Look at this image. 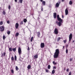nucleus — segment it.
<instances>
[{
	"label": "nucleus",
	"mask_w": 75,
	"mask_h": 75,
	"mask_svg": "<svg viewBox=\"0 0 75 75\" xmlns=\"http://www.w3.org/2000/svg\"><path fill=\"white\" fill-rule=\"evenodd\" d=\"M5 38H6V37L4 35L3 36V40H5Z\"/></svg>",
	"instance_id": "obj_37"
},
{
	"label": "nucleus",
	"mask_w": 75,
	"mask_h": 75,
	"mask_svg": "<svg viewBox=\"0 0 75 75\" xmlns=\"http://www.w3.org/2000/svg\"><path fill=\"white\" fill-rule=\"evenodd\" d=\"M62 2H64V0H62Z\"/></svg>",
	"instance_id": "obj_52"
},
{
	"label": "nucleus",
	"mask_w": 75,
	"mask_h": 75,
	"mask_svg": "<svg viewBox=\"0 0 75 75\" xmlns=\"http://www.w3.org/2000/svg\"><path fill=\"white\" fill-rule=\"evenodd\" d=\"M33 37H31V40H30V41L31 42H32L33 41Z\"/></svg>",
	"instance_id": "obj_30"
},
{
	"label": "nucleus",
	"mask_w": 75,
	"mask_h": 75,
	"mask_svg": "<svg viewBox=\"0 0 75 75\" xmlns=\"http://www.w3.org/2000/svg\"><path fill=\"white\" fill-rule=\"evenodd\" d=\"M7 23L8 24H10V21H7Z\"/></svg>",
	"instance_id": "obj_38"
},
{
	"label": "nucleus",
	"mask_w": 75,
	"mask_h": 75,
	"mask_svg": "<svg viewBox=\"0 0 75 75\" xmlns=\"http://www.w3.org/2000/svg\"><path fill=\"white\" fill-rule=\"evenodd\" d=\"M64 70H65V69L64 68Z\"/></svg>",
	"instance_id": "obj_56"
},
{
	"label": "nucleus",
	"mask_w": 75,
	"mask_h": 75,
	"mask_svg": "<svg viewBox=\"0 0 75 75\" xmlns=\"http://www.w3.org/2000/svg\"><path fill=\"white\" fill-rule=\"evenodd\" d=\"M42 3L44 6H45V1H42Z\"/></svg>",
	"instance_id": "obj_17"
},
{
	"label": "nucleus",
	"mask_w": 75,
	"mask_h": 75,
	"mask_svg": "<svg viewBox=\"0 0 75 75\" xmlns=\"http://www.w3.org/2000/svg\"><path fill=\"white\" fill-rule=\"evenodd\" d=\"M24 23H26L27 21V20L26 19H24L23 20Z\"/></svg>",
	"instance_id": "obj_21"
},
{
	"label": "nucleus",
	"mask_w": 75,
	"mask_h": 75,
	"mask_svg": "<svg viewBox=\"0 0 75 75\" xmlns=\"http://www.w3.org/2000/svg\"><path fill=\"white\" fill-rule=\"evenodd\" d=\"M68 49H66V54L68 53Z\"/></svg>",
	"instance_id": "obj_34"
},
{
	"label": "nucleus",
	"mask_w": 75,
	"mask_h": 75,
	"mask_svg": "<svg viewBox=\"0 0 75 75\" xmlns=\"http://www.w3.org/2000/svg\"><path fill=\"white\" fill-rule=\"evenodd\" d=\"M65 13L66 15H67L68 14V10L67 9H65Z\"/></svg>",
	"instance_id": "obj_12"
},
{
	"label": "nucleus",
	"mask_w": 75,
	"mask_h": 75,
	"mask_svg": "<svg viewBox=\"0 0 75 75\" xmlns=\"http://www.w3.org/2000/svg\"><path fill=\"white\" fill-rule=\"evenodd\" d=\"M15 2H17V0H15Z\"/></svg>",
	"instance_id": "obj_49"
},
{
	"label": "nucleus",
	"mask_w": 75,
	"mask_h": 75,
	"mask_svg": "<svg viewBox=\"0 0 75 75\" xmlns=\"http://www.w3.org/2000/svg\"><path fill=\"white\" fill-rule=\"evenodd\" d=\"M30 47H28V51H30Z\"/></svg>",
	"instance_id": "obj_44"
},
{
	"label": "nucleus",
	"mask_w": 75,
	"mask_h": 75,
	"mask_svg": "<svg viewBox=\"0 0 75 75\" xmlns=\"http://www.w3.org/2000/svg\"><path fill=\"white\" fill-rule=\"evenodd\" d=\"M41 8H42L41 11H43V8H42V7Z\"/></svg>",
	"instance_id": "obj_47"
},
{
	"label": "nucleus",
	"mask_w": 75,
	"mask_h": 75,
	"mask_svg": "<svg viewBox=\"0 0 75 75\" xmlns=\"http://www.w3.org/2000/svg\"><path fill=\"white\" fill-rule=\"evenodd\" d=\"M1 9V8L0 7V10Z\"/></svg>",
	"instance_id": "obj_58"
},
{
	"label": "nucleus",
	"mask_w": 75,
	"mask_h": 75,
	"mask_svg": "<svg viewBox=\"0 0 75 75\" xmlns=\"http://www.w3.org/2000/svg\"><path fill=\"white\" fill-rule=\"evenodd\" d=\"M23 0H19V2L20 3H23Z\"/></svg>",
	"instance_id": "obj_28"
},
{
	"label": "nucleus",
	"mask_w": 75,
	"mask_h": 75,
	"mask_svg": "<svg viewBox=\"0 0 75 75\" xmlns=\"http://www.w3.org/2000/svg\"><path fill=\"white\" fill-rule=\"evenodd\" d=\"M54 33L56 34H58V29L57 28H55L54 29Z\"/></svg>",
	"instance_id": "obj_6"
},
{
	"label": "nucleus",
	"mask_w": 75,
	"mask_h": 75,
	"mask_svg": "<svg viewBox=\"0 0 75 75\" xmlns=\"http://www.w3.org/2000/svg\"><path fill=\"white\" fill-rule=\"evenodd\" d=\"M38 58V55H36L34 56V59H36Z\"/></svg>",
	"instance_id": "obj_16"
},
{
	"label": "nucleus",
	"mask_w": 75,
	"mask_h": 75,
	"mask_svg": "<svg viewBox=\"0 0 75 75\" xmlns=\"http://www.w3.org/2000/svg\"><path fill=\"white\" fill-rule=\"evenodd\" d=\"M14 59L15 61H17V56L16 55L14 56Z\"/></svg>",
	"instance_id": "obj_22"
},
{
	"label": "nucleus",
	"mask_w": 75,
	"mask_h": 75,
	"mask_svg": "<svg viewBox=\"0 0 75 75\" xmlns=\"http://www.w3.org/2000/svg\"><path fill=\"white\" fill-rule=\"evenodd\" d=\"M32 16H33V15H34V13H32Z\"/></svg>",
	"instance_id": "obj_54"
},
{
	"label": "nucleus",
	"mask_w": 75,
	"mask_h": 75,
	"mask_svg": "<svg viewBox=\"0 0 75 75\" xmlns=\"http://www.w3.org/2000/svg\"><path fill=\"white\" fill-rule=\"evenodd\" d=\"M45 71L46 72H48V70L47 69H45Z\"/></svg>",
	"instance_id": "obj_41"
},
{
	"label": "nucleus",
	"mask_w": 75,
	"mask_h": 75,
	"mask_svg": "<svg viewBox=\"0 0 75 75\" xmlns=\"http://www.w3.org/2000/svg\"><path fill=\"white\" fill-rule=\"evenodd\" d=\"M69 4L70 5H72V1H69Z\"/></svg>",
	"instance_id": "obj_19"
},
{
	"label": "nucleus",
	"mask_w": 75,
	"mask_h": 75,
	"mask_svg": "<svg viewBox=\"0 0 75 75\" xmlns=\"http://www.w3.org/2000/svg\"><path fill=\"white\" fill-rule=\"evenodd\" d=\"M27 68L28 69H30L31 68V65H29L27 67Z\"/></svg>",
	"instance_id": "obj_14"
},
{
	"label": "nucleus",
	"mask_w": 75,
	"mask_h": 75,
	"mask_svg": "<svg viewBox=\"0 0 75 75\" xmlns=\"http://www.w3.org/2000/svg\"><path fill=\"white\" fill-rule=\"evenodd\" d=\"M19 26V24H18V23H16L15 25V27L16 29H17L18 28Z\"/></svg>",
	"instance_id": "obj_7"
},
{
	"label": "nucleus",
	"mask_w": 75,
	"mask_h": 75,
	"mask_svg": "<svg viewBox=\"0 0 75 75\" xmlns=\"http://www.w3.org/2000/svg\"><path fill=\"white\" fill-rule=\"evenodd\" d=\"M67 42L66 40H65L63 41V42L64 43V44H65L66 43V42Z\"/></svg>",
	"instance_id": "obj_36"
},
{
	"label": "nucleus",
	"mask_w": 75,
	"mask_h": 75,
	"mask_svg": "<svg viewBox=\"0 0 75 75\" xmlns=\"http://www.w3.org/2000/svg\"><path fill=\"white\" fill-rule=\"evenodd\" d=\"M3 21H1L0 22V25H3Z\"/></svg>",
	"instance_id": "obj_23"
},
{
	"label": "nucleus",
	"mask_w": 75,
	"mask_h": 75,
	"mask_svg": "<svg viewBox=\"0 0 75 75\" xmlns=\"http://www.w3.org/2000/svg\"><path fill=\"white\" fill-rule=\"evenodd\" d=\"M74 42H75V41L74 40H73L72 42L73 43H74Z\"/></svg>",
	"instance_id": "obj_53"
},
{
	"label": "nucleus",
	"mask_w": 75,
	"mask_h": 75,
	"mask_svg": "<svg viewBox=\"0 0 75 75\" xmlns=\"http://www.w3.org/2000/svg\"><path fill=\"white\" fill-rule=\"evenodd\" d=\"M11 72L12 74H14V70L12 69L11 70Z\"/></svg>",
	"instance_id": "obj_32"
},
{
	"label": "nucleus",
	"mask_w": 75,
	"mask_h": 75,
	"mask_svg": "<svg viewBox=\"0 0 75 75\" xmlns=\"http://www.w3.org/2000/svg\"><path fill=\"white\" fill-rule=\"evenodd\" d=\"M38 4H37V5Z\"/></svg>",
	"instance_id": "obj_59"
},
{
	"label": "nucleus",
	"mask_w": 75,
	"mask_h": 75,
	"mask_svg": "<svg viewBox=\"0 0 75 75\" xmlns=\"http://www.w3.org/2000/svg\"><path fill=\"white\" fill-rule=\"evenodd\" d=\"M7 34H8V35H9L10 34V31H8L7 32Z\"/></svg>",
	"instance_id": "obj_33"
},
{
	"label": "nucleus",
	"mask_w": 75,
	"mask_h": 75,
	"mask_svg": "<svg viewBox=\"0 0 75 75\" xmlns=\"http://www.w3.org/2000/svg\"><path fill=\"white\" fill-rule=\"evenodd\" d=\"M59 49H56L54 55V58H57L58 57V55H59Z\"/></svg>",
	"instance_id": "obj_2"
},
{
	"label": "nucleus",
	"mask_w": 75,
	"mask_h": 75,
	"mask_svg": "<svg viewBox=\"0 0 75 75\" xmlns=\"http://www.w3.org/2000/svg\"><path fill=\"white\" fill-rule=\"evenodd\" d=\"M1 31H3L4 30V26H1L0 27Z\"/></svg>",
	"instance_id": "obj_9"
},
{
	"label": "nucleus",
	"mask_w": 75,
	"mask_h": 75,
	"mask_svg": "<svg viewBox=\"0 0 75 75\" xmlns=\"http://www.w3.org/2000/svg\"><path fill=\"white\" fill-rule=\"evenodd\" d=\"M69 71V69H67V70H66L67 72H68Z\"/></svg>",
	"instance_id": "obj_46"
},
{
	"label": "nucleus",
	"mask_w": 75,
	"mask_h": 75,
	"mask_svg": "<svg viewBox=\"0 0 75 75\" xmlns=\"http://www.w3.org/2000/svg\"><path fill=\"white\" fill-rule=\"evenodd\" d=\"M11 60L12 62H13V61L14 60V57L13 56L12 57H11Z\"/></svg>",
	"instance_id": "obj_13"
},
{
	"label": "nucleus",
	"mask_w": 75,
	"mask_h": 75,
	"mask_svg": "<svg viewBox=\"0 0 75 75\" xmlns=\"http://www.w3.org/2000/svg\"><path fill=\"white\" fill-rule=\"evenodd\" d=\"M1 57H2V58H3V57H5V56L6 55V53L5 52H4L3 53H1Z\"/></svg>",
	"instance_id": "obj_8"
},
{
	"label": "nucleus",
	"mask_w": 75,
	"mask_h": 75,
	"mask_svg": "<svg viewBox=\"0 0 75 75\" xmlns=\"http://www.w3.org/2000/svg\"><path fill=\"white\" fill-rule=\"evenodd\" d=\"M72 60H73V58H70V61H72Z\"/></svg>",
	"instance_id": "obj_40"
},
{
	"label": "nucleus",
	"mask_w": 75,
	"mask_h": 75,
	"mask_svg": "<svg viewBox=\"0 0 75 75\" xmlns=\"http://www.w3.org/2000/svg\"><path fill=\"white\" fill-rule=\"evenodd\" d=\"M71 72H69V75H71Z\"/></svg>",
	"instance_id": "obj_43"
},
{
	"label": "nucleus",
	"mask_w": 75,
	"mask_h": 75,
	"mask_svg": "<svg viewBox=\"0 0 75 75\" xmlns=\"http://www.w3.org/2000/svg\"><path fill=\"white\" fill-rule=\"evenodd\" d=\"M55 69H53L52 72V74H55Z\"/></svg>",
	"instance_id": "obj_18"
},
{
	"label": "nucleus",
	"mask_w": 75,
	"mask_h": 75,
	"mask_svg": "<svg viewBox=\"0 0 75 75\" xmlns=\"http://www.w3.org/2000/svg\"><path fill=\"white\" fill-rule=\"evenodd\" d=\"M48 69H50L51 68V66L50 65H48L47 67Z\"/></svg>",
	"instance_id": "obj_27"
},
{
	"label": "nucleus",
	"mask_w": 75,
	"mask_h": 75,
	"mask_svg": "<svg viewBox=\"0 0 75 75\" xmlns=\"http://www.w3.org/2000/svg\"><path fill=\"white\" fill-rule=\"evenodd\" d=\"M3 13L4 15H5V14H6V12L4 11H3Z\"/></svg>",
	"instance_id": "obj_39"
},
{
	"label": "nucleus",
	"mask_w": 75,
	"mask_h": 75,
	"mask_svg": "<svg viewBox=\"0 0 75 75\" xmlns=\"http://www.w3.org/2000/svg\"><path fill=\"white\" fill-rule=\"evenodd\" d=\"M52 63L53 64H54V65H57V63L55 62V61H54Z\"/></svg>",
	"instance_id": "obj_25"
},
{
	"label": "nucleus",
	"mask_w": 75,
	"mask_h": 75,
	"mask_svg": "<svg viewBox=\"0 0 75 75\" xmlns=\"http://www.w3.org/2000/svg\"><path fill=\"white\" fill-rule=\"evenodd\" d=\"M59 3H57L56 4L55 6L56 7H59V4H60V2H59Z\"/></svg>",
	"instance_id": "obj_11"
},
{
	"label": "nucleus",
	"mask_w": 75,
	"mask_h": 75,
	"mask_svg": "<svg viewBox=\"0 0 75 75\" xmlns=\"http://www.w3.org/2000/svg\"><path fill=\"white\" fill-rule=\"evenodd\" d=\"M12 50L14 52H15L16 51V47H15L14 48H13L12 49Z\"/></svg>",
	"instance_id": "obj_20"
},
{
	"label": "nucleus",
	"mask_w": 75,
	"mask_h": 75,
	"mask_svg": "<svg viewBox=\"0 0 75 75\" xmlns=\"http://www.w3.org/2000/svg\"><path fill=\"white\" fill-rule=\"evenodd\" d=\"M53 17L54 18H57V13H53Z\"/></svg>",
	"instance_id": "obj_10"
},
{
	"label": "nucleus",
	"mask_w": 75,
	"mask_h": 75,
	"mask_svg": "<svg viewBox=\"0 0 75 75\" xmlns=\"http://www.w3.org/2000/svg\"><path fill=\"white\" fill-rule=\"evenodd\" d=\"M37 34L38 37H40V32H37Z\"/></svg>",
	"instance_id": "obj_15"
},
{
	"label": "nucleus",
	"mask_w": 75,
	"mask_h": 75,
	"mask_svg": "<svg viewBox=\"0 0 75 75\" xmlns=\"http://www.w3.org/2000/svg\"><path fill=\"white\" fill-rule=\"evenodd\" d=\"M19 35V33H16V37H18V35Z\"/></svg>",
	"instance_id": "obj_24"
},
{
	"label": "nucleus",
	"mask_w": 75,
	"mask_h": 75,
	"mask_svg": "<svg viewBox=\"0 0 75 75\" xmlns=\"http://www.w3.org/2000/svg\"><path fill=\"white\" fill-rule=\"evenodd\" d=\"M41 1V2H42V1H43V0H39Z\"/></svg>",
	"instance_id": "obj_48"
},
{
	"label": "nucleus",
	"mask_w": 75,
	"mask_h": 75,
	"mask_svg": "<svg viewBox=\"0 0 75 75\" xmlns=\"http://www.w3.org/2000/svg\"><path fill=\"white\" fill-rule=\"evenodd\" d=\"M44 47H45V44H44V43H41L40 44V48H44Z\"/></svg>",
	"instance_id": "obj_4"
},
{
	"label": "nucleus",
	"mask_w": 75,
	"mask_h": 75,
	"mask_svg": "<svg viewBox=\"0 0 75 75\" xmlns=\"http://www.w3.org/2000/svg\"><path fill=\"white\" fill-rule=\"evenodd\" d=\"M11 8V6H10V5H9L8 6V8L9 10H10Z\"/></svg>",
	"instance_id": "obj_35"
},
{
	"label": "nucleus",
	"mask_w": 75,
	"mask_h": 75,
	"mask_svg": "<svg viewBox=\"0 0 75 75\" xmlns=\"http://www.w3.org/2000/svg\"><path fill=\"white\" fill-rule=\"evenodd\" d=\"M53 69H56V67L55 66H54L53 67Z\"/></svg>",
	"instance_id": "obj_45"
},
{
	"label": "nucleus",
	"mask_w": 75,
	"mask_h": 75,
	"mask_svg": "<svg viewBox=\"0 0 75 75\" xmlns=\"http://www.w3.org/2000/svg\"><path fill=\"white\" fill-rule=\"evenodd\" d=\"M72 33H70L69 36V41H71L72 40Z\"/></svg>",
	"instance_id": "obj_5"
},
{
	"label": "nucleus",
	"mask_w": 75,
	"mask_h": 75,
	"mask_svg": "<svg viewBox=\"0 0 75 75\" xmlns=\"http://www.w3.org/2000/svg\"><path fill=\"white\" fill-rule=\"evenodd\" d=\"M22 52L21 49L20 47H19L18 49V53L20 56L21 55Z\"/></svg>",
	"instance_id": "obj_3"
},
{
	"label": "nucleus",
	"mask_w": 75,
	"mask_h": 75,
	"mask_svg": "<svg viewBox=\"0 0 75 75\" xmlns=\"http://www.w3.org/2000/svg\"><path fill=\"white\" fill-rule=\"evenodd\" d=\"M74 29H75V26H74Z\"/></svg>",
	"instance_id": "obj_57"
},
{
	"label": "nucleus",
	"mask_w": 75,
	"mask_h": 75,
	"mask_svg": "<svg viewBox=\"0 0 75 75\" xmlns=\"http://www.w3.org/2000/svg\"><path fill=\"white\" fill-rule=\"evenodd\" d=\"M68 45H66V47L67 48L68 47Z\"/></svg>",
	"instance_id": "obj_50"
},
{
	"label": "nucleus",
	"mask_w": 75,
	"mask_h": 75,
	"mask_svg": "<svg viewBox=\"0 0 75 75\" xmlns=\"http://www.w3.org/2000/svg\"><path fill=\"white\" fill-rule=\"evenodd\" d=\"M18 67H17V66H16V71H18Z\"/></svg>",
	"instance_id": "obj_31"
},
{
	"label": "nucleus",
	"mask_w": 75,
	"mask_h": 75,
	"mask_svg": "<svg viewBox=\"0 0 75 75\" xmlns=\"http://www.w3.org/2000/svg\"><path fill=\"white\" fill-rule=\"evenodd\" d=\"M57 20L58 21H56V23L58 25L59 27L61 26L62 25V19H61V18L59 17V15H58L57 16Z\"/></svg>",
	"instance_id": "obj_1"
},
{
	"label": "nucleus",
	"mask_w": 75,
	"mask_h": 75,
	"mask_svg": "<svg viewBox=\"0 0 75 75\" xmlns=\"http://www.w3.org/2000/svg\"><path fill=\"white\" fill-rule=\"evenodd\" d=\"M64 15H62V18H64Z\"/></svg>",
	"instance_id": "obj_51"
},
{
	"label": "nucleus",
	"mask_w": 75,
	"mask_h": 75,
	"mask_svg": "<svg viewBox=\"0 0 75 75\" xmlns=\"http://www.w3.org/2000/svg\"><path fill=\"white\" fill-rule=\"evenodd\" d=\"M61 38H59L57 40V41H59L60 40H61Z\"/></svg>",
	"instance_id": "obj_29"
},
{
	"label": "nucleus",
	"mask_w": 75,
	"mask_h": 75,
	"mask_svg": "<svg viewBox=\"0 0 75 75\" xmlns=\"http://www.w3.org/2000/svg\"><path fill=\"white\" fill-rule=\"evenodd\" d=\"M9 51H12V48L10 47L9 48Z\"/></svg>",
	"instance_id": "obj_26"
},
{
	"label": "nucleus",
	"mask_w": 75,
	"mask_h": 75,
	"mask_svg": "<svg viewBox=\"0 0 75 75\" xmlns=\"http://www.w3.org/2000/svg\"><path fill=\"white\" fill-rule=\"evenodd\" d=\"M64 46H63V48H64Z\"/></svg>",
	"instance_id": "obj_55"
},
{
	"label": "nucleus",
	"mask_w": 75,
	"mask_h": 75,
	"mask_svg": "<svg viewBox=\"0 0 75 75\" xmlns=\"http://www.w3.org/2000/svg\"><path fill=\"white\" fill-rule=\"evenodd\" d=\"M21 24H23V21H22L21 22Z\"/></svg>",
	"instance_id": "obj_42"
}]
</instances>
